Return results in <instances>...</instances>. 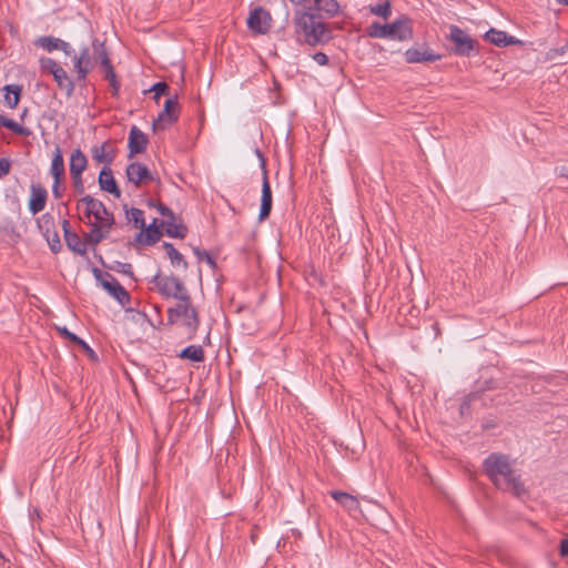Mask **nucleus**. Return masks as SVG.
<instances>
[{
    "mask_svg": "<svg viewBox=\"0 0 568 568\" xmlns=\"http://www.w3.org/2000/svg\"><path fill=\"white\" fill-rule=\"evenodd\" d=\"M555 172L558 176L568 179V165H559L555 168Z\"/></svg>",
    "mask_w": 568,
    "mask_h": 568,
    "instance_id": "4d7b16f0",
    "label": "nucleus"
},
{
    "mask_svg": "<svg viewBox=\"0 0 568 568\" xmlns=\"http://www.w3.org/2000/svg\"><path fill=\"white\" fill-rule=\"evenodd\" d=\"M148 92H153V99L155 101V103H159L160 102V98L162 95H169L170 94V87L166 82L164 81H159V82H155L149 90ZM144 93H146V91H144Z\"/></svg>",
    "mask_w": 568,
    "mask_h": 568,
    "instance_id": "4c0bfd02",
    "label": "nucleus"
},
{
    "mask_svg": "<svg viewBox=\"0 0 568 568\" xmlns=\"http://www.w3.org/2000/svg\"><path fill=\"white\" fill-rule=\"evenodd\" d=\"M560 555L562 557H568V539H562L560 541Z\"/></svg>",
    "mask_w": 568,
    "mask_h": 568,
    "instance_id": "052dcab7",
    "label": "nucleus"
},
{
    "mask_svg": "<svg viewBox=\"0 0 568 568\" xmlns=\"http://www.w3.org/2000/svg\"><path fill=\"white\" fill-rule=\"evenodd\" d=\"M293 6L305 7L315 14H322L325 20L334 18L339 11L337 0H290Z\"/></svg>",
    "mask_w": 568,
    "mask_h": 568,
    "instance_id": "1a4fd4ad",
    "label": "nucleus"
},
{
    "mask_svg": "<svg viewBox=\"0 0 568 568\" xmlns=\"http://www.w3.org/2000/svg\"><path fill=\"white\" fill-rule=\"evenodd\" d=\"M101 68H103V71L109 70V68H113L110 58H104L100 62Z\"/></svg>",
    "mask_w": 568,
    "mask_h": 568,
    "instance_id": "e2e57ef3",
    "label": "nucleus"
},
{
    "mask_svg": "<svg viewBox=\"0 0 568 568\" xmlns=\"http://www.w3.org/2000/svg\"><path fill=\"white\" fill-rule=\"evenodd\" d=\"M0 126H3L21 136H30L32 134L30 129L17 123L14 120L9 119L3 114H0Z\"/></svg>",
    "mask_w": 568,
    "mask_h": 568,
    "instance_id": "c756f323",
    "label": "nucleus"
},
{
    "mask_svg": "<svg viewBox=\"0 0 568 568\" xmlns=\"http://www.w3.org/2000/svg\"><path fill=\"white\" fill-rule=\"evenodd\" d=\"M156 210L158 212L165 216L166 220L165 221H172V220H176V215L175 213L169 207L166 206L165 204H163L162 202H159L156 204Z\"/></svg>",
    "mask_w": 568,
    "mask_h": 568,
    "instance_id": "a18cd8bd",
    "label": "nucleus"
},
{
    "mask_svg": "<svg viewBox=\"0 0 568 568\" xmlns=\"http://www.w3.org/2000/svg\"><path fill=\"white\" fill-rule=\"evenodd\" d=\"M312 59L318 64V65H327L329 62V59L326 53L324 52H315L312 54Z\"/></svg>",
    "mask_w": 568,
    "mask_h": 568,
    "instance_id": "09e8293b",
    "label": "nucleus"
},
{
    "mask_svg": "<svg viewBox=\"0 0 568 568\" xmlns=\"http://www.w3.org/2000/svg\"><path fill=\"white\" fill-rule=\"evenodd\" d=\"M87 166L88 159L85 154L80 149L73 150L69 163L70 174H82Z\"/></svg>",
    "mask_w": 568,
    "mask_h": 568,
    "instance_id": "a878e982",
    "label": "nucleus"
},
{
    "mask_svg": "<svg viewBox=\"0 0 568 568\" xmlns=\"http://www.w3.org/2000/svg\"><path fill=\"white\" fill-rule=\"evenodd\" d=\"M369 11L375 16L388 19L392 14V3L389 0H386L382 3L371 4Z\"/></svg>",
    "mask_w": 568,
    "mask_h": 568,
    "instance_id": "e433bc0d",
    "label": "nucleus"
},
{
    "mask_svg": "<svg viewBox=\"0 0 568 568\" xmlns=\"http://www.w3.org/2000/svg\"><path fill=\"white\" fill-rule=\"evenodd\" d=\"M495 388V382L494 379H487L484 382L483 385L478 387V392L489 390Z\"/></svg>",
    "mask_w": 568,
    "mask_h": 568,
    "instance_id": "13d9d810",
    "label": "nucleus"
},
{
    "mask_svg": "<svg viewBox=\"0 0 568 568\" xmlns=\"http://www.w3.org/2000/svg\"><path fill=\"white\" fill-rule=\"evenodd\" d=\"M62 230H63V235L67 234V232H73L70 227V222L67 219H64L62 221Z\"/></svg>",
    "mask_w": 568,
    "mask_h": 568,
    "instance_id": "0e129e2a",
    "label": "nucleus"
},
{
    "mask_svg": "<svg viewBox=\"0 0 568 568\" xmlns=\"http://www.w3.org/2000/svg\"><path fill=\"white\" fill-rule=\"evenodd\" d=\"M256 156H258L260 161H261V168H262V173L264 172V170H266V160L263 155V153L256 149Z\"/></svg>",
    "mask_w": 568,
    "mask_h": 568,
    "instance_id": "680f3d73",
    "label": "nucleus"
},
{
    "mask_svg": "<svg viewBox=\"0 0 568 568\" xmlns=\"http://www.w3.org/2000/svg\"><path fill=\"white\" fill-rule=\"evenodd\" d=\"M59 42L60 38H55L53 36H43L39 37L34 41V44L36 47L47 50L48 52H52L54 50H59Z\"/></svg>",
    "mask_w": 568,
    "mask_h": 568,
    "instance_id": "c9c22d12",
    "label": "nucleus"
},
{
    "mask_svg": "<svg viewBox=\"0 0 568 568\" xmlns=\"http://www.w3.org/2000/svg\"><path fill=\"white\" fill-rule=\"evenodd\" d=\"M59 50H61L65 55H74V49L70 45L69 42L60 39Z\"/></svg>",
    "mask_w": 568,
    "mask_h": 568,
    "instance_id": "3c124183",
    "label": "nucleus"
},
{
    "mask_svg": "<svg viewBox=\"0 0 568 568\" xmlns=\"http://www.w3.org/2000/svg\"><path fill=\"white\" fill-rule=\"evenodd\" d=\"M42 236L45 239L53 254H57L62 250L61 240L57 231L50 232L49 234H43Z\"/></svg>",
    "mask_w": 568,
    "mask_h": 568,
    "instance_id": "58836bf2",
    "label": "nucleus"
},
{
    "mask_svg": "<svg viewBox=\"0 0 568 568\" xmlns=\"http://www.w3.org/2000/svg\"><path fill=\"white\" fill-rule=\"evenodd\" d=\"M331 497L336 500L344 509L348 511H356L359 509V501L358 499L345 491L341 490H331L329 491Z\"/></svg>",
    "mask_w": 568,
    "mask_h": 568,
    "instance_id": "aec40b11",
    "label": "nucleus"
},
{
    "mask_svg": "<svg viewBox=\"0 0 568 568\" xmlns=\"http://www.w3.org/2000/svg\"><path fill=\"white\" fill-rule=\"evenodd\" d=\"M404 57L407 63L435 62L443 58L442 54L436 53L427 44L422 48L407 49Z\"/></svg>",
    "mask_w": 568,
    "mask_h": 568,
    "instance_id": "f8f14e48",
    "label": "nucleus"
},
{
    "mask_svg": "<svg viewBox=\"0 0 568 568\" xmlns=\"http://www.w3.org/2000/svg\"><path fill=\"white\" fill-rule=\"evenodd\" d=\"M72 61H73V67H74L75 72L89 69V68L84 67L81 58H78L77 54L73 55Z\"/></svg>",
    "mask_w": 568,
    "mask_h": 568,
    "instance_id": "6e6d98bb",
    "label": "nucleus"
},
{
    "mask_svg": "<svg viewBox=\"0 0 568 568\" xmlns=\"http://www.w3.org/2000/svg\"><path fill=\"white\" fill-rule=\"evenodd\" d=\"M271 13L262 7H256L250 12L246 23L252 32L265 34L271 29Z\"/></svg>",
    "mask_w": 568,
    "mask_h": 568,
    "instance_id": "9d476101",
    "label": "nucleus"
},
{
    "mask_svg": "<svg viewBox=\"0 0 568 568\" xmlns=\"http://www.w3.org/2000/svg\"><path fill=\"white\" fill-rule=\"evenodd\" d=\"M180 116V104L178 94L170 97L165 100L163 110L158 114V118L153 120L152 129L164 130L166 125H172L178 122Z\"/></svg>",
    "mask_w": 568,
    "mask_h": 568,
    "instance_id": "6e6552de",
    "label": "nucleus"
},
{
    "mask_svg": "<svg viewBox=\"0 0 568 568\" xmlns=\"http://www.w3.org/2000/svg\"><path fill=\"white\" fill-rule=\"evenodd\" d=\"M124 210L128 220L133 223V226L144 231L145 220L143 211L136 207H131L130 210H128L126 205H124Z\"/></svg>",
    "mask_w": 568,
    "mask_h": 568,
    "instance_id": "72a5a7b5",
    "label": "nucleus"
},
{
    "mask_svg": "<svg viewBox=\"0 0 568 568\" xmlns=\"http://www.w3.org/2000/svg\"><path fill=\"white\" fill-rule=\"evenodd\" d=\"M92 274L93 276L95 277V280L98 282H100V284L102 285V281L103 280H106V274H109L108 272H102L101 270H99L98 267H93L92 268Z\"/></svg>",
    "mask_w": 568,
    "mask_h": 568,
    "instance_id": "5fc2aeb1",
    "label": "nucleus"
},
{
    "mask_svg": "<svg viewBox=\"0 0 568 568\" xmlns=\"http://www.w3.org/2000/svg\"><path fill=\"white\" fill-rule=\"evenodd\" d=\"M162 247L164 248L168 257L170 258L171 265L175 268H182L186 271L189 267V263L185 260L184 255L180 253L175 246L170 242H163Z\"/></svg>",
    "mask_w": 568,
    "mask_h": 568,
    "instance_id": "4be33fe9",
    "label": "nucleus"
},
{
    "mask_svg": "<svg viewBox=\"0 0 568 568\" xmlns=\"http://www.w3.org/2000/svg\"><path fill=\"white\" fill-rule=\"evenodd\" d=\"M61 182L62 180H53L52 194L55 199H60L62 196Z\"/></svg>",
    "mask_w": 568,
    "mask_h": 568,
    "instance_id": "864d4df0",
    "label": "nucleus"
},
{
    "mask_svg": "<svg viewBox=\"0 0 568 568\" xmlns=\"http://www.w3.org/2000/svg\"><path fill=\"white\" fill-rule=\"evenodd\" d=\"M125 175L129 182L139 186L142 182L153 181L154 176L149 168L140 162H132L126 166Z\"/></svg>",
    "mask_w": 568,
    "mask_h": 568,
    "instance_id": "dca6fc26",
    "label": "nucleus"
},
{
    "mask_svg": "<svg viewBox=\"0 0 568 568\" xmlns=\"http://www.w3.org/2000/svg\"><path fill=\"white\" fill-rule=\"evenodd\" d=\"M80 202L85 204V216H93L95 219L94 223L106 229H111L115 223L113 213H111L100 200L91 195H84Z\"/></svg>",
    "mask_w": 568,
    "mask_h": 568,
    "instance_id": "0eeeda50",
    "label": "nucleus"
},
{
    "mask_svg": "<svg viewBox=\"0 0 568 568\" xmlns=\"http://www.w3.org/2000/svg\"><path fill=\"white\" fill-rule=\"evenodd\" d=\"M103 78L109 82V85L111 88V95L113 98H119L121 82L114 71V68H109V70H105Z\"/></svg>",
    "mask_w": 568,
    "mask_h": 568,
    "instance_id": "f704fd0d",
    "label": "nucleus"
},
{
    "mask_svg": "<svg viewBox=\"0 0 568 568\" xmlns=\"http://www.w3.org/2000/svg\"><path fill=\"white\" fill-rule=\"evenodd\" d=\"M483 471L497 489L509 491L518 499L528 495V490L520 475L514 468L509 455L489 454L483 462Z\"/></svg>",
    "mask_w": 568,
    "mask_h": 568,
    "instance_id": "f257e3e1",
    "label": "nucleus"
},
{
    "mask_svg": "<svg viewBox=\"0 0 568 568\" xmlns=\"http://www.w3.org/2000/svg\"><path fill=\"white\" fill-rule=\"evenodd\" d=\"M4 93V104L10 108L14 109L21 99L22 94V87L19 84H7L3 87Z\"/></svg>",
    "mask_w": 568,
    "mask_h": 568,
    "instance_id": "cd10ccee",
    "label": "nucleus"
},
{
    "mask_svg": "<svg viewBox=\"0 0 568 568\" xmlns=\"http://www.w3.org/2000/svg\"><path fill=\"white\" fill-rule=\"evenodd\" d=\"M181 359H189L194 363H201L205 359L204 351L201 345H189L178 354Z\"/></svg>",
    "mask_w": 568,
    "mask_h": 568,
    "instance_id": "c85d7f7f",
    "label": "nucleus"
},
{
    "mask_svg": "<svg viewBox=\"0 0 568 568\" xmlns=\"http://www.w3.org/2000/svg\"><path fill=\"white\" fill-rule=\"evenodd\" d=\"M64 241L67 247L74 254L88 258L87 247L84 241L80 239L77 232H67L64 234Z\"/></svg>",
    "mask_w": 568,
    "mask_h": 568,
    "instance_id": "b1692460",
    "label": "nucleus"
},
{
    "mask_svg": "<svg viewBox=\"0 0 568 568\" xmlns=\"http://www.w3.org/2000/svg\"><path fill=\"white\" fill-rule=\"evenodd\" d=\"M54 81L60 90L64 91L67 98H71L74 93L75 82L68 75L67 71L61 68L58 72H54Z\"/></svg>",
    "mask_w": 568,
    "mask_h": 568,
    "instance_id": "393cba45",
    "label": "nucleus"
},
{
    "mask_svg": "<svg viewBox=\"0 0 568 568\" xmlns=\"http://www.w3.org/2000/svg\"><path fill=\"white\" fill-rule=\"evenodd\" d=\"M162 229H164V221H161L156 217L152 220L150 225H145L144 232L146 239V246H152L161 240V237L163 236Z\"/></svg>",
    "mask_w": 568,
    "mask_h": 568,
    "instance_id": "412c9836",
    "label": "nucleus"
},
{
    "mask_svg": "<svg viewBox=\"0 0 568 568\" xmlns=\"http://www.w3.org/2000/svg\"><path fill=\"white\" fill-rule=\"evenodd\" d=\"M90 69L88 70H83V71H78L77 72V79H75V84L78 83L80 88H84L87 85V77L88 74L90 73Z\"/></svg>",
    "mask_w": 568,
    "mask_h": 568,
    "instance_id": "8fccbe9b",
    "label": "nucleus"
},
{
    "mask_svg": "<svg viewBox=\"0 0 568 568\" xmlns=\"http://www.w3.org/2000/svg\"><path fill=\"white\" fill-rule=\"evenodd\" d=\"M28 112H29L28 108H24V109L22 110V112H21V114H20V120H21V121H24L26 116L28 115Z\"/></svg>",
    "mask_w": 568,
    "mask_h": 568,
    "instance_id": "774afa93",
    "label": "nucleus"
},
{
    "mask_svg": "<svg viewBox=\"0 0 568 568\" xmlns=\"http://www.w3.org/2000/svg\"><path fill=\"white\" fill-rule=\"evenodd\" d=\"M150 283L155 285L161 296L164 298H174L178 303L187 302L191 296L183 281L174 274L162 275L159 270L150 280Z\"/></svg>",
    "mask_w": 568,
    "mask_h": 568,
    "instance_id": "423d86ee",
    "label": "nucleus"
},
{
    "mask_svg": "<svg viewBox=\"0 0 568 568\" xmlns=\"http://www.w3.org/2000/svg\"><path fill=\"white\" fill-rule=\"evenodd\" d=\"M102 226L98 223H93L89 233L84 235V245L97 246L101 241L105 239V235H102Z\"/></svg>",
    "mask_w": 568,
    "mask_h": 568,
    "instance_id": "473e14b6",
    "label": "nucleus"
},
{
    "mask_svg": "<svg viewBox=\"0 0 568 568\" xmlns=\"http://www.w3.org/2000/svg\"><path fill=\"white\" fill-rule=\"evenodd\" d=\"M106 143H103L101 145H95L92 148V158L98 163H103L104 166H110L114 160L113 152L106 153L105 152Z\"/></svg>",
    "mask_w": 568,
    "mask_h": 568,
    "instance_id": "7c9ffc66",
    "label": "nucleus"
},
{
    "mask_svg": "<svg viewBox=\"0 0 568 568\" xmlns=\"http://www.w3.org/2000/svg\"><path fill=\"white\" fill-rule=\"evenodd\" d=\"M446 40L449 42V52L456 57L471 58L480 54V43L466 30L456 24H450Z\"/></svg>",
    "mask_w": 568,
    "mask_h": 568,
    "instance_id": "20e7f679",
    "label": "nucleus"
},
{
    "mask_svg": "<svg viewBox=\"0 0 568 568\" xmlns=\"http://www.w3.org/2000/svg\"><path fill=\"white\" fill-rule=\"evenodd\" d=\"M134 243L146 245V239H145V232L144 231L141 230L139 233L135 234Z\"/></svg>",
    "mask_w": 568,
    "mask_h": 568,
    "instance_id": "bf43d9fd",
    "label": "nucleus"
},
{
    "mask_svg": "<svg viewBox=\"0 0 568 568\" xmlns=\"http://www.w3.org/2000/svg\"><path fill=\"white\" fill-rule=\"evenodd\" d=\"M365 33L374 39H392L397 41H409L414 38L413 21L406 14H400L392 23H371Z\"/></svg>",
    "mask_w": 568,
    "mask_h": 568,
    "instance_id": "7ed1b4c3",
    "label": "nucleus"
},
{
    "mask_svg": "<svg viewBox=\"0 0 568 568\" xmlns=\"http://www.w3.org/2000/svg\"><path fill=\"white\" fill-rule=\"evenodd\" d=\"M193 253L197 257L199 261H205L212 270L216 268V262H215L214 257L207 251L202 250L199 246H194Z\"/></svg>",
    "mask_w": 568,
    "mask_h": 568,
    "instance_id": "a19ab883",
    "label": "nucleus"
},
{
    "mask_svg": "<svg viewBox=\"0 0 568 568\" xmlns=\"http://www.w3.org/2000/svg\"><path fill=\"white\" fill-rule=\"evenodd\" d=\"M484 39L498 48L524 44V42L518 38L508 34L506 31L497 30L495 28L488 29L484 34Z\"/></svg>",
    "mask_w": 568,
    "mask_h": 568,
    "instance_id": "4468645a",
    "label": "nucleus"
},
{
    "mask_svg": "<svg viewBox=\"0 0 568 568\" xmlns=\"http://www.w3.org/2000/svg\"><path fill=\"white\" fill-rule=\"evenodd\" d=\"M58 332H59L61 337H63L64 339L69 341L72 344L77 345L79 348H81L82 352L91 361H94V362L98 361L97 353L93 351V348L84 339H82L81 337H79L74 333L70 332L65 326L58 327Z\"/></svg>",
    "mask_w": 568,
    "mask_h": 568,
    "instance_id": "6ab92c4d",
    "label": "nucleus"
},
{
    "mask_svg": "<svg viewBox=\"0 0 568 568\" xmlns=\"http://www.w3.org/2000/svg\"><path fill=\"white\" fill-rule=\"evenodd\" d=\"M98 183L102 191L112 194L114 197L120 199L122 192L113 176V171L110 166H103L98 176Z\"/></svg>",
    "mask_w": 568,
    "mask_h": 568,
    "instance_id": "a211bd4d",
    "label": "nucleus"
},
{
    "mask_svg": "<svg viewBox=\"0 0 568 568\" xmlns=\"http://www.w3.org/2000/svg\"><path fill=\"white\" fill-rule=\"evenodd\" d=\"M164 232L169 237L183 240L187 235V226L180 220L164 221Z\"/></svg>",
    "mask_w": 568,
    "mask_h": 568,
    "instance_id": "bb28decb",
    "label": "nucleus"
},
{
    "mask_svg": "<svg viewBox=\"0 0 568 568\" xmlns=\"http://www.w3.org/2000/svg\"><path fill=\"white\" fill-rule=\"evenodd\" d=\"M92 49L99 62H101L104 58H109L104 43L100 42L98 39L92 40Z\"/></svg>",
    "mask_w": 568,
    "mask_h": 568,
    "instance_id": "37998d69",
    "label": "nucleus"
},
{
    "mask_svg": "<svg viewBox=\"0 0 568 568\" xmlns=\"http://www.w3.org/2000/svg\"><path fill=\"white\" fill-rule=\"evenodd\" d=\"M148 144V135L136 125H132L128 138L129 158L145 152Z\"/></svg>",
    "mask_w": 568,
    "mask_h": 568,
    "instance_id": "ddd939ff",
    "label": "nucleus"
},
{
    "mask_svg": "<svg viewBox=\"0 0 568 568\" xmlns=\"http://www.w3.org/2000/svg\"><path fill=\"white\" fill-rule=\"evenodd\" d=\"M94 256H95L97 261H99L104 267H108V265H105V263L103 261L102 255L94 253Z\"/></svg>",
    "mask_w": 568,
    "mask_h": 568,
    "instance_id": "338daca9",
    "label": "nucleus"
},
{
    "mask_svg": "<svg viewBox=\"0 0 568 568\" xmlns=\"http://www.w3.org/2000/svg\"><path fill=\"white\" fill-rule=\"evenodd\" d=\"M10 161L8 159H0V178L7 175L10 172Z\"/></svg>",
    "mask_w": 568,
    "mask_h": 568,
    "instance_id": "603ef678",
    "label": "nucleus"
},
{
    "mask_svg": "<svg viewBox=\"0 0 568 568\" xmlns=\"http://www.w3.org/2000/svg\"><path fill=\"white\" fill-rule=\"evenodd\" d=\"M50 174L53 180H63L65 175L63 153L60 146H55L50 166Z\"/></svg>",
    "mask_w": 568,
    "mask_h": 568,
    "instance_id": "5701e85b",
    "label": "nucleus"
},
{
    "mask_svg": "<svg viewBox=\"0 0 568 568\" xmlns=\"http://www.w3.org/2000/svg\"><path fill=\"white\" fill-rule=\"evenodd\" d=\"M108 268L118 273L129 275L131 277L133 276V267L131 263L115 261L112 265H109Z\"/></svg>",
    "mask_w": 568,
    "mask_h": 568,
    "instance_id": "79ce46f5",
    "label": "nucleus"
},
{
    "mask_svg": "<svg viewBox=\"0 0 568 568\" xmlns=\"http://www.w3.org/2000/svg\"><path fill=\"white\" fill-rule=\"evenodd\" d=\"M181 317L184 318L183 326L186 329L187 338H194L200 326V316L197 310L192 305L191 296L187 302H180L168 308L169 325L178 323Z\"/></svg>",
    "mask_w": 568,
    "mask_h": 568,
    "instance_id": "39448f33",
    "label": "nucleus"
},
{
    "mask_svg": "<svg viewBox=\"0 0 568 568\" xmlns=\"http://www.w3.org/2000/svg\"><path fill=\"white\" fill-rule=\"evenodd\" d=\"M78 58H81L82 63L84 67L92 69V60H91V51L88 45H84L80 49L79 54H77Z\"/></svg>",
    "mask_w": 568,
    "mask_h": 568,
    "instance_id": "c03bdc74",
    "label": "nucleus"
},
{
    "mask_svg": "<svg viewBox=\"0 0 568 568\" xmlns=\"http://www.w3.org/2000/svg\"><path fill=\"white\" fill-rule=\"evenodd\" d=\"M70 175H71V179L73 182V187H74L75 193L83 194L84 193V183H83L82 174H70Z\"/></svg>",
    "mask_w": 568,
    "mask_h": 568,
    "instance_id": "de8ad7c7",
    "label": "nucleus"
},
{
    "mask_svg": "<svg viewBox=\"0 0 568 568\" xmlns=\"http://www.w3.org/2000/svg\"><path fill=\"white\" fill-rule=\"evenodd\" d=\"M555 51L557 54H560V55L565 54L568 51V42L565 45H562L561 48L556 49Z\"/></svg>",
    "mask_w": 568,
    "mask_h": 568,
    "instance_id": "69168bd1",
    "label": "nucleus"
},
{
    "mask_svg": "<svg viewBox=\"0 0 568 568\" xmlns=\"http://www.w3.org/2000/svg\"><path fill=\"white\" fill-rule=\"evenodd\" d=\"M293 24L297 39L311 47H323L333 38V29L322 14L294 6Z\"/></svg>",
    "mask_w": 568,
    "mask_h": 568,
    "instance_id": "f03ea898",
    "label": "nucleus"
},
{
    "mask_svg": "<svg viewBox=\"0 0 568 568\" xmlns=\"http://www.w3.org/2000/svg\"><path fill=\"white\" fill-rule=\"evenodd\" d=\"M48 200V191L40 184L32 183L30 186L29 211L36 215L43 211Z\"/></svg>",
    "mask_w": 568,
    "mask_h": 568,
    "instance_id": "f3484780",
    "label": "nucleus"
},
{
    "mask_svg": "<svg viewBox=\"0 0 568 568\" xmlns=\"http://www.w3.org/2000/svg\"><path fill=\"white\" fill-rule=\"evenodd\" d=\"M106 280L102 281V287L112 296L121 306H125L131 302L130 293L119 283L112 275L106 274Z\"/></svg>",
    "mask_w": 568,
    "mask_h": 568,
    "instance_id": "9b49d317",
    "label": "nucleus"
},
{
    "mask_svg": "<svg viewBox=\"0 0 568 568\" xmlns=\"http://www.w3.org/2000/svg\"><path fill=\"white\" fill-rule=\"evenodd\" d=\"M262 194H261V206L258 213V221H265L268 219L272 212L273 196L272 189L268 181L267 170H264L262 174Z\"/></svg>",
    "mask_w": 568,
    "mask_h": 568,
    "instance_id": "2eb2a0df",
    "label": "nucleus"
},
{
    "mask_svg": "<svg viewBox=\"0 0 568 568\" xmlns=\"http://www.w3.org/2000/svg\"><path fill=\"white\" fill-rule=\"evenodd\" d=\"M476 397H477V395L474 393H471L465 397V399L463 400V403L460 404V407H459V413L462 416L469 414L470 404L474 399H476Z\"/></svg>",
    "mask_w": 568,
    "mask_h": 568,
    "instance_id": "49530a36",
    "label": "nucleus"
},
{
    "mask_svg": "<svg viewBox=\"0 0 568 568\" xmlns=\"http://www.w3.org/2000/svg\"><path fill=\"white\" fill-rule=\"evenodd\" d=\"M40 68L43 72H48L50 74H52V77L54 75V72H58L59 70H61V65L53 59L51 58H41L40 59Z\"/></svg>",
    "mask_w": 568,
    "mask_h": 568,
    "instance_id": "ea45409f",
    "label": "nucleus"
},
{
    "mask_svg": "<svg viewBox=\"0 0 568 568\" xmlns=\"http://www.w3.org/2000/svg\"><path fill=\"white\" fill-rule=\"evenodd\" d=\"M37 227L42 235L57 231L54 216L49 212L42 214L37 219Z\"/></svg>",
    "mask_w": 568,
    "mask_h": 568,
    "instance_id": "2f4dec72",
    "label": "nucleus"
}]
</instances>
